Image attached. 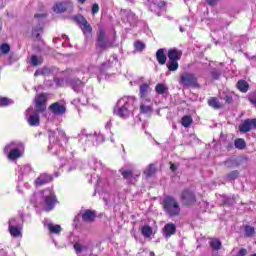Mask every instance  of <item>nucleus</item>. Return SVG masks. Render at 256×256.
I'll list each match as a JSON object with an SVG mask.
<instances>
[{
  "label": "nucleus",
  "mask_w": 256,
  "mask_h": 256,
  "mask_svg": "<svg viewBox=\"0 0 256 256\" xmlns=\"http://www.w3.org/2000/svg\"><path fill=\"white\" fill-rule=\"evenodd\" d=\"M30 201L33 203V205H39V203L42 202L43 209L46 211V213L53 211L57 203H59V200H57V195H55V192H53V189L51 188L35 192L30 198Z\"/></svg>",
  "instance_id": "obj_1"
},
{
  "label": "nucleus",
  "mask_w": 256,
  "mask_h": 256,
  "mask_svg": "<svg viewBox=\"0 0 256 256\" xmlns=\"http://www.w3.org/2000/svg\"><path fill=\"white\" fill-rule=\"evenodd\" d=\"M49 145L48 151L52 155L59 156L63 151V143H67V136L65 131L57 128L56 130H48Z\"/></svg>",
  "instance_id": "obj_2"
},
{
  "label": "nucleus",
  "mask_w": 256,
  "mask_h": 256,
  "mask_svg": "<svg viewBox=\"0 0 256 256\" xmlns=\"http://www.w3.org/2000/svg\"><path fill=\"white\" fill-rule=\"evenodd\" d=\"M133 111H135V97L132 96L120 98L113 109L114 115L120 119H129Z\"/></svg>",
  "instance_id": "obj_3"
},
{
  "label": "nucleus",
  "mask_w": 256,
  "mask_h": 256,
  "mask_svg": "<svg viewBox=\"0 0 256 256\" xmlns=\"http://www.w3.org/2000/svg\"><path fill=\"white\" fill-rule=\"evenodd\" d=\"M3 151L9 161H17V159L23 157L25 144L19 140H14L6 144Z\"/></svg>",
  "instance_id": "obj_4"
},
{
  "label": "nucleus",
  "mask_w": 256,
  "mask_h": 256,
  "mask_svg": "<svg viewBox=\"0 0 256 256\" xmlns=\"http://www.w3.org/2000/svg\"><path fill=\"white\" fill-rule=\"evenodd\" d=\"M162 207L164 213L170 218L179 217V215H181V205H179L177 199L171 195H167L163 198Z\"/></svg>",
  "instance_id": "obj_5"
},
{
  "label": "nucleus",
  "mask_w": 256,
  "mask_h": 256,
  "mask_svg": "<svg viewBox=\"0 0 256 256\" xmlns=\"http://www.w3.org/2000/svg\"><path fill=\"white\" fill-rule=\"evenodd\" d=\"M78 139L79 141L85 139L86 143H90L88 145H92V147H97L105 142V136L103 134H97V132L88 133L87 129H82L80 133H78Z\"/></svg>",
  "instance_id": "obj_6"
},
{
  "label": "nucleus",
  "mask_w": 256,
  "mask_h": 256,
  "mask_svg": "<svg viewBox=\"0 0 256 256\" xmlns=\"http://www.w3.org/2000/svg\"><path fill=\"white\" fill-rule=\"evenodd\" d=\"M15 175L17 183H23L25 179H31V177H35V170L29 164H25L23 166L18 165L15 168Z\"/></svg>",
  "instance_id": "obj_7"
},
{
  "label": "nucleus",
  "mask_w": 256,
  "mask_h": 256,
  "mask_svg": "<svg viewBox=\"0 0 256 256\" xmlns=\"http://www.w3.org/2000/svg\"><path fill=\"white\" fill-rule=\"evenodd\" d=\"M47 19V13H37L34 15L32 20L33 25H38L32 29V37L36 39H41V33H43V26L45 25V20Z\"/></svg>",
  "instance_id": "obj_8"
},
{
  "label": "nucleus",
  "mask_w": 256,
  "mask_h": 256,
  "mask_svg": "<svg viewBox=\"0 0 256 256\" xmlns=\"http://www.w3.org/2000/svg\"><path fill=\"white\" fill-rule=\"evenodd\" d=\"M117 63H119V60L116 55H113L108 61L101 64L99 74L97 76L98 83H101L102 79H108L109 73H107V71L116 67Z\"/></svg>",
  "instance_id": "obj_9"
},
{
  "label": "nucleus",
  "mask_w": 256,
  "mask_h": 256,
  "mask_svg": "<svg viewBox=\"0 0 256 256\" xmlns=\"http://www.w3.org/2000/svg\"><path fill=\"white\" fill-rule=\"evenodd\" d=\"M179 84L184 88L191 87L192 89H197L199 87V80L195 74L184 72L180 75Z\"/></svg>",
  "instance_id": "obj_10"
},
{
  "label": "nucleus",
  "mask_w": 256,
  "mask_h": 256,
  "mask_svg": "<svg viewBox=\"0 0 256 256\" xmlns=\"http://www.w3.org/2000/svg\"><path fill=\"white\" fill-rule=\"evenodd\" d=\"M180 202L183 207H191L197 203V196L191 189L186 188L180 194Z\"/></svg>",
  "instance_id": "obj_11"
},
{
  "label": "nucleus",
  "mask_w": 256,
  "mask_h": 256,
  "mask_svg": "<svg viewBox=\"0 0 256 256\" xmlns=\"http://www.w3.org/2000/svg\"><path fill=\"white\" fill-rule=\"evenodd\" d=\"M112 45L113 44L107 37L105 30L103 28H100L96 40V49H100V51H107V49H109V47H111Z\"/></svg>",
  "instance_id": "obj_12"
},
{
  "label": "nucleus",
  "mask_w": 256,
  "mask_h": 256,
  "mask_svg": "<svg viewBox=\"0 0 256 256\" xmlns=\"http://www.w3.org/2000/svg\"><path fill=\"white\" fill-rule=\"evenodd\" d=\"M74 21L79 25L84 35H91L93 33V27H91V24L87 22V19L83 15L78 14L74 16Z\"/></svg>",
  "instance_id": "obj_13"
},
{
  "label": "nucleus",
  "mask_w": 256,
  "mask_h": 256,
  "mask_svg": "<svg viewBox=\"0 0 256 256\" xmlns=\"http://www.w3.org/2000/svg\"><path fill=\"white\" fill-rule=\"evenodd\" d=\"M31 111H33V107H29L26 110L25 119L30 127H39V125H41V117L37 112H32V114L29 115Z\"/></svg>",
  "instance_id": "obj_14"
},
{
  "label": "nucleus",
  "mask_w": 256,
  "mask_h": 256,
  "mask_svg": "<svg viewBox=\"0 0 256 256\" xmlns=\"http://www.w3.org/2000/svg\"><path fill=\"white\" fill-rule=\"evenodd\" d=\"M53 11L54 13H71L73 11V2L71 0L56 2L53 6Z\"/></svg>",
  "instance_id": "obj_15"
},
{
  "label": "nucleus",
  "mask_w": 256,
  "mask_h": 256,
  "mask_svg": "<svg viewBox=\"0 0 256 256\" xmlns=\"http://www.w3.org/2000/svg\"><path fill=\"white\" fill-rule=\"evenodd\" d=\"M240 133H249L250 131H256V118H247L239 126Z\"/></svg>",
  "instance_id": "obj_16"
},
{
  "label": "nucleus",
  "mask_w": 256,
  "mask_h": 256,
  "mask_svg": "<svg viewBox=\"0 0 256 256\" xmlns=\"http://www.w3.org/2000/svg\"><path fill=\"white\" fill-rule=\"evenodd\" d=\"M45 111H47V94L42 93L36 97L34 113H45Z\"/></svg>",
  "instance_id": "obj_17"
},
{
  "label": "nucleus",
  "mask_w": 256,
  "mask_h": 256,
  "mask_svg": "<svg viewBox=\"0 0 256 256\" xmlns=\"http://www.w3.org/2000/svg\"><path fill=\"white\" fill-rule=\"evenodd\" d=\"M66 85L71 87L74 93H83V88L85 87V83L79 78H67Z\"/></svg>",
  "instance_id": "obj_18"
},
{
  "label": "nucleus",
  "mask_w": 256,
  "mask_h": 256,
  "mask_svg": "<svg viewBox=\"0 0 256 256\" xmlns=\"http://www.w3.org/2000/svg\"><path fill=\"white\" fill-rule=\"evenodd\" d=\"M60 169H63L67 173H71V171H75L77 169V163H75V160L73 158L70 159H64L60 158Z\"/></svg>",
  "instance_id": "obj_19"
},
{
  "label": "nucleus",
  "mask_w": 256,
  "mask_h": 256,
  "mask_svg": "<svg viewBox=\"0 0 256 256\" xmlns=\"http://www.w3.org/2000/svg\"><path fill=\"white\" fill-rule=\"evenodd\" d=\"M124 23H128L130 27H137V24L139 23V18L133 11H127L125 13V17L123 18Z\"/></svg>",
  "instance_id": "obj_20"
},
{
  "label": "nucleus",
  "mask_w": 256,
  "mask_h": 256,
  "mask_svg": "<svg viewBox=\"0 0 256 256\" xmlns=\"http://www.w3.org/2000/svg\"><path fill=\"white\" fill-rule=\"evenodd\" d=\"M51 181H53V176L51 174L43 173L35 180V186L43 187V185H47V183H51Z\"/></svg>",
  "instance_id": "obj_21"
},
{
  "label": "nucleus",
  "mask_w": 256,
  "mask_h": 256,
  "mask_svg": "<svg viewBox=\"0 0 256 256\" xmlns=\"http://www.w3.org/2000/svg\"><path fill=\"white\" fill-rule=\"evenodd\" d=\"M53 115H65L67 108L61 102H55L49 107Z\"/></svg>",
  "instance_id": "obj_22"
},
{
  "label": "nucleus",
  "mask_w": 256,
  "mask_h": 256,
  "mask_svg": "<svg viewBox=\"0 0 256 256\" xmlns=\"http://www.w3.org/2000/svg\"><path fill=\"white\" fill-rule=\"evenodd\" d=\"M167 57L169 61H181V57H183V52L177 48H172L168 50Z\"/></svg>",
  "instance_id": "obj_23"
},
{
  "label": "nucleus",
  "mask_w": 256,
  "mask_h": 256,
  "mask_svg": "<svg viewBox=\"0 0 256 256\" xmlns=\"http://www.w3.org/2000/svg\"><path fill=\"white\" fill-rule=\"evenodd\" d=\"M147 103H151V99L142 100L140 105V113L143 115H151L153 113V106L147 105Z\"/></svg>",
  "instance_id": "obj_24"
},
{
  "label": "nucleus",
  "mask_w": 256,
  "mask_h": 256,
  "mask_svg": "<svg viewBox=\"0 0 256 256\" xmlns=\"http://www.w3.org/2000/svg\"><path fill=\"white\" fill-rule=\"evenodd\" d=\"M88 165L94 171H101L103 169V163H101V161H98L95 156H91L89 158Z\"/></svg>",
  "instance_id": "obj_25"
},
{
  "label": "nucleus",
  "mask_w": 256,
  "mask_h": 256,
  "mask_svg": "<svg viewBox=\"0 0 256 256\" xmlns=\"http://www.w3.org/2000/svg\"><path fill=\"white\" fill-rule=\"evenodd\" d=\"M177 233V226L173 223H168L164 226V237L169 239L171 235H175Z\"/></svg>",
  "instance_id": "obj_26"
},
{
  "label": "nucleus",
  "mask_w": 256,
  "mask_h": 256,
  "mask_svg": "<svg viewBox=\"0 0 256 256\" xmlns=\"http://www.w3.org/2000/svg\"><path fill=\"white\" fill-rule=\"evenodd\" d=\"M96 217H97V215L95 214V211H93V210H86L82 214V220L85 221V223H93V221H95Z\"/></svg>",
  "instance_id": "obj_27"
},
{
  "label": "nucleus",
  "mask_w": 256,
  "mask_h": 256,
  "mask_svg": "<svg viewBox=\"0 0 256 256\" xmlns=\"http://www.w3.org/2000/svg\"><path fill=\"white\" fill-rule=\"evenodd\" d=\"M156 59L159 65H165V63H167V55H165V49L160 48L157 50Z\"/></svg>",
  "instance_id": "obj_28"
},
{
  "label": "nucleus",
  "mask_w": 256,
  "mask_h": 256,
  "mask_svg": "<svg viewBox=\"0 0 256 256\" xmlns=\"http://www.w3.org/2000/svg\"><path fill=\"white\" fill-rule=\"evenodd\" d=\"M149 91H151L149 84L143 83L142 85H140L139 95H140V99H142V101H145V99H148L147 95L149 94Z\"/></svg>",
  "instance_id": "obj_29"
},
{
  "label": "nucleus",
  "mask_w": 256,
  "mask_h": 256,
  "mask_svg": "<svg viewBox=\"0 0 256 256\" xmlns=\"http://www.w3.org/2000/svg\"><path fill=\"white\" fill-rule=\"evenodd\" d=\"M19 217L21 219V223H19L16 218H12L8 221V227H10V225H13V227H23V223H25L23 212H19Z\"/></svg>",
  "instance_id": "obj_30"
},
{
  "label": "nucleus",
  "mask_w": 256,
  "mask_h": 256,
  "mask_svg": "<svg viewBox=\"0 0 256 256\" xmlns=\"http://www.w3.org/2000/svg\"><path fill=\"white\" fill-rule=\"evenodd\" d=\"M208 105L209 107H212V109H222L223 104L219 101V98L217 97H211L208 99Z\"/></svg>",
  "instance_id": "obj_31"
},
{
  "label": "nucleus",
  "mask_w": 256,
  "mask_h": 256,
  "mask_svg": "<svg viewBox=\"0 0 256 256\" xmlns=\"http://www.w3.org/2000/svg\"><path fill=\"white\" fill-rule=\"evenodd\" d=\"M21 229H23V227L13 226L11 224L8 227L10 235L15 238L21 237Z\"/></svg>",
  "instance_id": "obj_32"
},
{
  "label": "nucleus",
  "mask_w": 256,
  "mask_h": 256,
  "mask_svg": "<svg viewBox=\"0 0 256 256\" xmlns=\"http://www.w3.org/2000/svg\"><path fill=\"white\" fill-rule=\"evenodd\" d=\"M234 147L239 151H243V149L247 148V142H245V139L243 138H237L234 140Z\"/></svg>",
  "instance_id": "obj_33"
},
{
  "label": "nucleus",
  "mask_w": 256,
  "mask_h": 256,
  "mask_svg": "<svg viewBox=\"0 0 256 256\" xmlns=\"http://www.w3.org/2000/svg\"><path fill=\"white\" fill-rule=\"evenodd\" d=\"M209 245H210L212 251H219V249H221V247H223V243L221 242V240H219L217 238L210 240Z\"/></svg>",
  "instance_id": "obj_34"
},
{
  "label": "nucleus",
  "mask_w": 256,
  "mask_h": 256,
  "mask_svg": "<svg viewBox=\"0 0 256 256\" xmlns=\"http://www.w3.org/2000/svg\"><path fill=\"white\" fill-rule=\"evenodd\" d=\"M236 86L241 93H247V91H249V83H247L245 80H239Z\"/></svg>",
  "instance_id": "obj_35"
},
{
  "label": "nucleus",
  "mask_w": 256,
  "mask_h": 256,
  "mask_svg": "<svg viewBox=\"0 0 256 256\" xmlns=\"http://www.w3.org/2000/svg\"><path fill=\"white\" fill-rule=\"evenodd\" d=\"M157 173V168L155 167V164H150L144 171V175H146V179L151 178L152 176Z\"/></svg>",
  "instance_id": "obj_36"
},
{
  "label": "nucleus",
  "mask_w": 256,
  "mask_h": 256,
  "mask_svg": "<svg viewBox=\"0 0 256 256\" xmlns=\"http://www.w3.org/2000/svg\"><path fill=\"white\" fill-rule=\"evenodd\" d=\"M155 91L158 95H165V93H169V87L163 83H159L156 85Z\"/></svg>",
  "instance_id": "obj_37"
},
{
  "label": "nucleus",
  "mask_w": 256,
  "mask_h": 256,
  "mask_svg": "<svg viewBox=\"0 0 256 256\" xmlns=\"http://www.w3.org/2000/svg\"><path fill=\"white\" fill-rule=\"evenodd\" d=\"M222 202L226 207H233L235 205V197L224 195L222 197Z\"/></svg>",
  "instance_id": "obj_38"
},
{
  "label": "nucleus",
  "mask_w": 256,
  "mask_h": 256,
  "mask_svg": "<svg viewBox=\"0 0 256 256\" xmlns=\"http://www.w3.org/2000/svg\"><path fill=\"white\" fill-rule=\"evenodd\" d=\"M141 233L143 237H145L146 239H149V237L153 235V228L149 225H144L141 229Z\"/></svg>",
  "instance_id": "obj_39"
},
{
  "label": "nucleus",
  "mask_w": 256,
  "mask_h": 256,
  "mask_svg": "<svg viewBox=\"0 0 256 256\" xmlns=\"http://www.w3.org/2000/svg\"><path fill=\"white\" fill-rule=\"evenodd\" d=\"M48 230L50 231V233L59 235V233L61 231H63V228H61V225H59V224L50 223V224H48Z\"/></svg>",
  "instance_id": "obj_40"
},
{
  "label": "nucleus",
  "mask_w": 256,
  "mask_h": 256,
  "mask_svg": "<svg viewBox=\"0 0 256 256\" xmlns=\"http://www.w3.org/2000/svg\"><path fill=\"white\" fill-rule=\"evenodd\" d=\"M210 75L214 81H219L223 72L219 68H212L210 71Z\"/></svg>",
  "instance_id": "obj_41"
},
{
  "label": "nucleus",
  "mask_w": 256,
  "mask_h": 256,
  "mask_svg": "<svg viewBox=\"0 0 256 256\" xmlns=\"http://www.w3.org/2000/svg\"><path fill=\"white\" fill-rule=\"evenodd\" d=\"M166 67H167L168 71H177V69H179V61L168 60Z\"/></svg>",
  "instance_id": "obj_42"
},
{
  "label": "nucleus",
  "mask_w": 256,
  "mask_h": 256,
  "mask_svg": "<svg viewBox=\"0 0 256 256\" xmlns=\"http://www.w3.org/2000/svg\"><path fill=\"white\" fill-rule=\"evenodd\" d=\"M193 124V118L189 115H185L181 118V125L182 127H191Z\"/></svg>",
  "instance_id": "obj_43"
},
{
  "label": "nucleus",
  "mask_w": 256,
  "mask_h": 256,
  "mask_svg": "<svg viewBox=\"0 0 256 256\" xmlns=\"http://www.w3.org/2000/svg\"><path fill=\"white\" fill-rule=\"evenodd\" d=\"M87 249V245H83L79 242L74 243V251H76L77 255H79V253H81L82 251H87Z\"/></svg>",
  "instance_id": "obj_44"
},
{
  "label": "nucleus",
  "mask_w": 256,
  "mask_h": 256,
  "mask_svg": "<svg viewBox=\"0 0 256 256\" xmlns=\"http://www.w3.org/2000/svg\"><path fill=\"white\" fill-rule=\"evenodd\" d=\"M120 173L126 181H131L133 179V172L131 170H120Z\"/></svg>",
  "instance_id": "obj_45"
},
{
  "label": "nucleus",
  "mask_w": 256,
  "mask_h": 256,
  "mask_svg": "<svg viewBox=\"0 0 256 256\" xmlns=\"http://www.w3.org/2000/svg\"><path fill=\"white\" fill-rule=\"evenodd\" d=\"M244 233L246 237H253V235H255V228L253 226L246 225L244 227Z\"/></svg>",
  "instance_id": "obj_46"
},
{
  "label": "nucleus",
  "mask_w": 256,
  "mask_h": 256,
  "mask_svg": "<svg viewBox=\"0 0 256 256\" xmlns=\"http://www.w3.org/2000/svg\"><path fill=\"white\" fill-rule=\"evenodd\" d=\"M239 248H233L231 251V256H247V249L245 248H240L236 254H233L237 251Z\"/></svg>",
  "instance_id": "obj_47"
},
{
  "label": "nucleus",
  "mask_w": 256,
  "mask_h": 256,
  "mask_svg": "<svg viewBox=\"0 0 256 256\" xmlns=\"http://www.w3.org/2000/svg\"><path fill=\"white\" fill-rule=\"evenodd\" d=\"M88 102H89V100L87 99V96L83 95L82 97H80L78 99H74L72 101V105H77V103H80L81 105H87Z\"/></svg>",
  "instance_id": "obj_48"
},
{
  "label": "nucleus",
  "mask_w": 256,
  "mask_h": 256,
  "mask_svg": "<svg viewBox=\"0 0 256 256\" xmlns=\"http://www.w3.org/2000/svg\"><path fill=\"white\" fill-rule=\"evenodd\" d=\"M13 101L7 97H0V107H7L11 105Z\"/></svg>",
  "instance_id": "obj_49"
},
{
  "label": "nucleus",
  "mask_w": 256,
  "mask_h": 256,
  "mask_svg": "<svg viewBox=\"0 0 256 256\" xmlns=\"http://www.w3.org/2000/svg\"><path fill=\"white\" fill-rule=\"evenodd\" d=\"M237 177H239V171H237V170L231 171L229 174L226 175V178L229 181H235V179H237Z\"/></svg>",
  "instance_id": "obj_50"
},
{
  "label": "nucleus",
  "mask_w": 256,
  "mask_h": 256,
  "mask_svg": "<svg viewBox=\"0 0 256 256\" xmlns=\"http://www.w3.org/2000/svg\"><path fill=\"white\" fill-rule=\"evenodd\" d=\"M80 221H81V214H78L73 219L72 227H74V229H79V227L81 226Z\"/></svg>",
  "instance_id": "obj_51"
},
{
  "label": "nucleus",
  "mask_w": 256,
  "mask_h": 256,
  "mask_svg": "<svg viewBox=\"0 0 256 256\" xmlns=\"http://www.w3.org/2000/svg\"><path fill=\"white\" fill-rule=\"evenodd\" d=\"M0 51L3 53V55H7V53L11 51V46L7 43H3L0 45Z\"/></svg>",
  "instance_id": "obj_52"
},
{
  "label": "nucleus",
  "mask_w": 256,
  "mask_h": 256,
  "mask_svg": "<svg viewBox=\"0 0 256 256\" xmlns=\"http://www.w3.org/2000/svg\"><path fill=\"white\" fill-rule=\"evenodd\" d=\"M31 61V65H33V67H37L39 65H41L42 61L39 60V57H37V55H32L30 58Z\"/></svg>",
  "instance_id": "obj_53"
},
{
  "label": "nucleus",
  "mask_w": 256,
  "mask_h": 256,
  "mask_svg": "<svg viewBox=\"0 0 256 256\" xmlns=\"http://www.w3.org/2000/svg\"><path fill=\"white\" fill-rule=\"evenodd\" d=\"M165 5H167V3H165V1L158 2L156 0V3L154 4L153 11H161V9H163V7H165Z\"/></svg>",
  "instance_id": "obj_54"
},
{
  "label": "nucleus",
  "mask_w": 256,
  "mask_h": 256,
  "mask_svg": "<svg viewBox=\"0 0 256 256\" xmlns=\"http://www.w3.org/2000/svg\"><path fill=\"white\" fill-rule=\"evenodd\" d=\"M248 101L251 103V105L256 107V91L248 94Z\"/></svg>",
  "instance_id": "obj_55"
},
{
  "label": "nucleus",
  "mask_w": 256,
  "mask_h": 256,
  "mask_svg": "<svg viewBox=\"0 0 256 256\" xmlns=\"http://www.w3.org/2000/svg\"><path fill=\"white\" fill-rule=\"evenodd\" d=\"M143 1H144V5H146V7H148V9L153 11V9L155 7V3H157V0H143Z\"/></svg>",
  "instance_id": "obj_56"
},
{
  "label": "nucleus",
  "mask_w": 256,
  "mask_h": 256,
  "mask_svg": "<svg viewBox=\"0 0 256 256\" xmlns=\"http://www.w3.org/2000/svg\"><path fill=\"white\" fill-rule=\"evenodd\" d=\"M134 47L136 51H143L145 49V43L138 40L134 43Z\"/></svg>",
  "instance_id": "obj_57"
},
{
  "label": "nucleus",
  "mask_w": 256,
  "mask_h": 256,
  "mask_svg": "<svg viewBox=\"0 0 256 256\" xmlns=\"http://www.w3.org/2000/svg\"><path fill=\"white\" fill-rule=\"evenodd\" d=\"M223 100L225 101V103H228L229 105H231V103H233V94L231 93L225 94L223 97Z\"/></svg>",
  "instance_id": "obj_58"
},
{
  "label": "nucleus",
  "mask_w": 256,
  "mask_h": 256,
  "mask_svg": "<svg viewBox=\"0 0 256 256\" xmlns=\"http://www.w3.org/2000/svg\"><path fill=\"white\" fill-rule=\"evenodd\" d=\"M225 149L227 151H233V149H235V143H233V141H226Z\"/></svg>",
  "instance_id": "obj_59"
},
{
  "label": "nucleus",
  "mask_w": 256,
  "mask_h": 256,
  "mask_svg": "<svg viewBox=\"0 0 256 256\" xmlns=\"http://www.w3.org/2000/svg\"><path fill=\"white\" fill-rule=\"evenodd\" d=\"M54 83L56 87H63L65 81L63 80V78H55Z\"/></svg>",
  "instance_id": "obj_60"
},
{
  "label": "nucleus",
  "mask_w": 256,
  "mask_h": 256,
  "mask_svg": "<svg viewBox=\"0 0 256 256\" xmlns=\"http://www.w3.org/2000/svg\"><path fill=\"white\" fill-rule=\"evenodd\" d=\"M91 11L92 15H97V13H99V4H93Z\"/></svg>",
  "instance_id": "obj_61"
},
{
  "label": "nucleus",
  "mask_w": 256,
  "mask_h": 256,
  "mask_svg": "<svg viewBox=\"0 0 256 256\" xmlns=\"http://www.w3.org/2000/svg\"><path fill=\"white\" fill-rule=\"evenodd\" d=\"M112 121H113V120L110 118L109 121L106 122V124H105V129H106L107 131L111 130V127H113Z\"/></svg>",
  "instance_id": "obj_62"
},
{
  "label": "nucleus",
  "mask_w": 256,
  "mask_h": 256,
  "mask_svg": "<svg viewBox=\"0 0 256 256\" xmlns=\"http://www.w3.org/2000/svg\"><path fill=\"white\" fill-rule=\"evenodd\" d=\"M219 0H206L207 5H210V7H215Z\"/></svg>",
  "instance_id": "obj_63"
},
{
  "label": "nucleus",
  "mask_w": 256,
  "mask_h": 256,
  "mask_svg": "<svg viewBox=\"0 0 256 256\" xmlns=\"http://www.w3.org/2000/svg\"><path fill=\"white\" fill-rule=\"evenodd\" d=\"M97 185L98 187H107L108 184H103V180L97 175Z\"/></svg>",
  "instance_id": "obj_64"
}]
</instances>
